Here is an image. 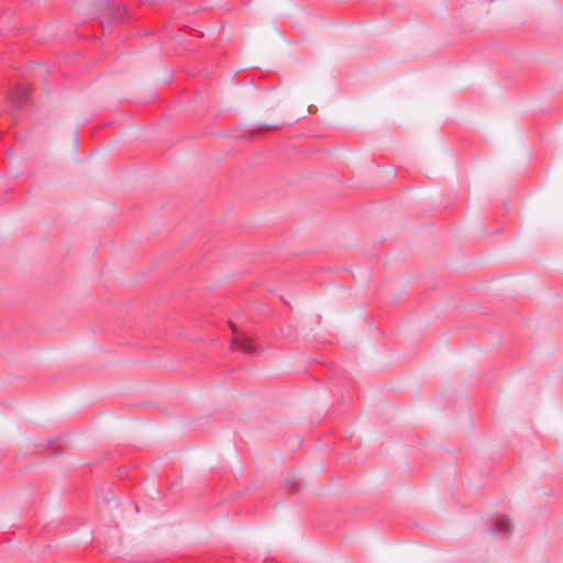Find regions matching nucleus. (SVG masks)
<instances>
[{"instance_id": "obj_2", "label": "nucleus", "mask_w": 563, "mask_h": 563, "mask_svg": "<svg viewBox=\"0 0 563 563\" xmlns=\"http://www.w3.org/2000/svg\"><path fill=\"white\" fill-rule=\"evenodd\" d=\"M511 528V522L507 517H497L495 518V532L500 531L504 533H508Z\"/></svg>"}, {"instance_id": "obj_1", "label": "nucleus", "mask_w": 563, "mask_h": 563, "mask_svg": "<svg viewBox=\"0 0 563 563\" xmlns=\"http://www.w3.org/2000/svg\"><path fill=\"white\" fill-rule=\"evenodd\" d=\"M233 345L236 350H241L245 353H253L255 351L252 340L245 336H236L233 340Z\"/></svg>"}]
</instances>
